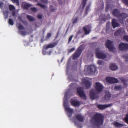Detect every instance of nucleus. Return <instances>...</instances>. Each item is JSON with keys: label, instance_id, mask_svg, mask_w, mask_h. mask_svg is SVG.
I'll return each instance as SVG.
<instances>
[{"label": "nucleus", "instance_id": "f257e3e1", "mask_svg": "<svg viewBox=\"0 0 128 128\" xmlns=\"http://www.w3.org/2000/svg\"><path fill=\"white\" fill-rule=\"evenodd\" d=\"M104 116L100 114H95L91 118V122L92 125L98 126L102 125L104 122Z\"/></svg>", "mask_w": 128, "mask_h": 128}, {"label": "nucleus", "instance_id": "f03ea898", "mask_svg": "<svg viewBox=\"0 0 128 128\" xmlns=\"http://www.w3.org/2000/svg\"><path fill=\"white\" fill-rule=\"evenodd\" d=\"M85 47L84 44H82L77 48L74 54L72 55V59L76 60L79 58L81 55L82 52L84 50Z\"/></svg>", "mask_w": 128, "mask_h": 128}, {"label": "nucleus", "instance_id": "7ed1b4c3", "mask_svg": "<svg viewBox=\"0 0 128 128\" xmlns=\"http://www.w3.org/2000/svg\"><path fill=\"white\" fill-rule=\"evenodd\" d=\"M64 108L68 112V117L70 118L71 116L72 113L73 112V110L68 107V103L67 100L66 99L64 102L63 103Z\"/></svg>", "mask_w": 128, "mask_h": 128}, {"label": "nucleus", "instance_id": "20e7f679", "mask_svg": "<svg viewBox=\"0 0 128 128\" xmlns=\"http://www.w3.org/2000/svg\"><path fill=\"white\" fill-rule=\"evenodd\" d=\"M97 71L96 68L94 65H90L88 66L87 68V72L88 73L93 74Z\"/></svg>", "mask_w": 128, "mask_h": 128}, {"label": "nucleus", "instance_id": "39448f33", "mask_svg": "<svg viewBox=\"0 0 128 128\" xmlns=\"http://www.w3.org/2000/svg\"><path fill=\"white\" fill-rule=\"evenodd\" d=\"M77 91L78 94L81 98L84 100L86 99V96L84 93V91L81 87L77 88Z\"/></svg>", "mask_w": 128, "mask_h": 128}, {"label": "nucleus", "instance_id": "423d86ee", "mask_svg": "<svg viewBox=\"0 0 128 128\" xmlns=\"http://www.w3.org/2000/svg\"><path fill=\"white\" fill-rule=\"evenodd\" d=\"M105 44L110 51L113 52L115 50V48L112 45V42L109 40H108Z\"/></svg>", "mask_w": 128, "mask_h": 128}, {"label": "nucleus", "instance_id": "0eeeda50", "mask_svg": "<svg viewBox=\"0 0 128 128\" xmlns=\"http://www.w3.org/2000/svg\"><path fill=\"white\" fill-rule=\"evenodd\" d=\"M99 48H97L95 49L96 54L97 57L102 59L106 58V55L101 51H99Z\"/></svg>", "mask_w": 128, "mask_h": 128}, {"label": "nucleus", "instance_id": "6e6552de", "mask_svg": "<svg viewBox=\"0 0 128 128\" xmlns=\"http://www.w3.org/2000/svg\"><path fill=\"white\" fill-rule=\"evenodd\" d=\"M119 50L122 51H126L128 50V44L121 42L118 46Z\"/></svg>", "mask_w": 128, "mask_h": 128}, {"label": "nucleus", "instance_id": "1a4fd4ad", "mask_svg": "<svg viewBox=\"0 0 128 128\" xmlns=\"http://www.w3.org/2000/svg\"><path fill=\"white\" fill-rule=\"evenodd\" d=\"M95 88L96 91L98 94H99L102 91L103 88V86L99 82H96Z\"/></svg>", "mask_w": 128, "mask_h": 128}, {"label": "nucleus", "instance_id": "9d476101", "mask_svg": "<svg viewBox=\"0 0 128 128\" xmlns=\"http://www.w3.org/2000/svg\"><path fill=\"white\" fill-rule=\"evenodd\" d=\"M90 98L92 99H98L99 98V96L95 92V91L94 89H91L90 92Z\"/></svg>", "mask_w": 128, "mask_h": 128}, {"label": "nucleus", "instance_id": "9b49d317", "mask_svg": "<svg viewBox=\"0 0 128 128\" xmlns=\"http://www.w3.org/2000/svg\"><path fill=\"white\" fill-rule=\"evenodd\" d=\"M18 30L21 34L25 36L26 34V32L24 31H20V30H23L24 29V27L21 24V23H19L18 24Z\"/></svg>", "mask_w": 128, "mask_h": 128}, {"label": "nucleus", "instance_id": "f8f14e48", "mask_svg": "<svg viewBox=\"0 0 128 128\" xmlns=\"http://www.w3.org/2000/svg\"><path fill=\"white\" fill-rule=\"evenodd\" d=\"M125 33V32L124 30L120 28L115 32L114 34V35L115 36H120Z\"/></svg>", "mask_w": 128, "mask_h": 128}, {"label": "nucleus", "instance_id": "ddd939ff", "mask_svg": "<svg viewBox=\"0 0 128 128\" xmlns=\"http://www.w3.org/2000/svg\"><path fill=\"white\" fill-rule=\"evenodd\" d=\"M128 17V14L124 12H123L120 13L118 17L120 22L122 23L123 22L124 20L126 18Z\"/></svg>", "mask_w": 128, "mask_h": 128}, {"label": "nucleus", "instance_id": "4468645a", "mask_svg": "<svg viewBox=\"0 0 128 128\" xmlns=\"http://www.w3.org/2000/svg\"><path fill=\"white\" fill-rule=\"evenodd\" d=\"M106 80L107 82L110 84L117 83L118 82V80L116 78L110 77H107Z\"/></svg>", "mask_w": 128, "mask_h": 128}, {"label": "nucleus", "instance_id": "2eb2a0df", "mask_svg": "<svg viewBox=\"0 0 128 128\" xmlns=\"http://www.w3.org/2000/svg\"><path fill=\"white\" fill-rule=\"evenodd\" d=\"M91 28L89 25L84 26L82 28V30L84 32V34L86 35L89 34L91 31Z\"/></svg>", "mask_w": 128, "mask_h": 128}, {"label": "nucleus", "instance_id": "dca6fc26", "mask_svg": "<svg viewBox=\"0 0 128 128\" xmlns=\"http://www.w3.org/2000/svg\"><path fill=\"white\" fill-rule=\"evenodd\" d=\"M83 83L85 85L86 88H89L91 86L92 82L89 80L84 79L82 80Z\"/></svg>", "mask_w": 128, "mask_h": 128}, {"label": "nucleus", "instance_id": "f3484780", "mask_svg": "<svg viewBox=\"0 0 128 128\" xmlns=\"http://www.w3.org/2000/svg\"><path fill=\"white\" fill-rule=\"evenodd\" d=\"M112 105V104L104 105L98 104L97 107L99 109L102 110L107 108L110 106Z\"/></svg>", "mask_w": 128, "mask_h": 128}, {"label": "nucleus", "instance_id": "a211bd4d", "mask_svg": "<svg viewBox=\"0 0 128 128\" xmlns=\"http://www.w3.org/2000/svg\"><path fill=\"white\" fill-rule=\"evenodd\" d=\"M70 102L72 105L75 107L78 106L80 105V102L75 100H71Z\"/></svg>", "mask_w": 128, "mask_h": 128}, {"label": "nucleus", "instance_id": "6ab92c4d", "mask_svg": "<svg viewBox=\"0 0 128 128\" xmlns=\"http://www.w3.org/2000/svg\"><path fill=\"white\" fill-rule=\"evenodd\" d=\"M120 13V11L118 9H114L112 12V14L118 18Z\"/></svg>", "mask_w": 128, "mask_h": 128}, {"label": "nucleus", "instance_id": "aec40b11", "mask_svg": "<svg viewBox=\"0 0 128 128\" xmlns=\"http://www.w3.org/2000/svg\"><path fill=\"white\" fill-rule=\"evenodd\" d=\"M117 20L114 18H113L112 20V25L114 28L119 26V24L117 22Z\"/></svg>", "mask_w": 128, "mask_h": 128}, {"label": "nucleus", "instance_id": "412c9836", "mask_svg": "<svg viewBox=\"0 0 128 128\" xmlns=\"http://www.w3.org/2000/svg\"><path fill=\"white\" fill-rule=\"evenodd\" d=\"M58 42H54L52 44H49L45 47V48L46 50H47L49 48H52L55 47L58 44Z\"/></svg>", "mask_w": 128, "mask_h": 128}, {"label": "nucleus", "instance_id": "4be33fe9", "mask_svg": "<svg viewBox=\"0 0 128 128\" xmlns=\"http://www.w3.org/2000/svg\"><path fill=\"white\" fill-rule=\"evenodd\" d=\"M76 118L80 122H83L84 121V118L80 114H78L76 116Z\"/></svg>", "mask_w": 128, "mask_h": 128}, {"label": "nucleus", "instance_id": "5701e85b", "mask_svg": "<svg viewBox=\"0 0 128 128\" xmlns=\"http://www.w3.org/2000/svg\"><path fill=\"white\" fill-rule=\"evenodd\" d=\"M118 66L114 64H110V68L112 70H115L118 69Z\"/></svg>", "mask_w": 128, "mask_h": 128}, {"label": "nucleus", "instance_id": "b1692460", "mask_svg": "<svg viewBox=\"0 0 128 128\" xmlns=\"http://www.w3.org/2000/svg\"><path fill=\"white\" fill-rule=\"evenodd\" d=\"M119 79L123 84L124 86L126 87L128 86V84L126 82V79L122 78H120Z\"/></svg>", "mask_w": 128, "mask_h": 128}, {"label": "nucleus", "instance_id": "393cba45", "mask_svg": "<svg viewBox=\"0 0 128 128\" xmlns=\"http://www.w3.org/2000/svg\"><path fill=\"white\" fill-rule=\"evenodd\" d=\"M111 96L109 92H107L106 94L104 96V99L106 100H109L111 98Z\"/></svg>", "mask_w": 128, "mask_h": 128}, {"label": "nucleus", "instance_id": "a878e982", "mask_svg": "<svg viewBox=\"0 0 128 128\" xmlns=\"http://www.w3.org/2000/svg\"><path fill=\"white\" fill-rule=\"evenodd\" d=\"M9 13V12L8 10L5 11L3 12V14L5 16L4 18L6 19H7L8 17V14Z\"/></svg>", "mask_w": 128, "mask_h": 128}, {"label": "nucleus", "instance_id": "bb28decb", "mask_svg": "<svg viewBox=\"0 0 128 128\" xmlns=\"http://www.w3.org/2000/svg\"><path fill=\"white\" fill-rule=\"evenodd\" d=\"M123 88V87L121 85L116 86L114 88V90H120Z\"/></svg>", "mask_w": 128, "mask_h": 128}, {"label": "nucleus", "instance_id": "cd10ccee", "mask_svg": "<svg viewBox=\"0 0 128 128\" xmlns=\"http://www.w3.org/2000/svg\"><path fill=\"white\" fill-rule=\"evenodd\" d=\"M26 17L30 21H33L35 20V19L34 17L30 16L27 15Z\"/></svg>", "mask_w": 128, "mask_h": 128}, {"label": "nucleus", "instance_id": "c85d7f7f", "mask_svg": "<svg viewBox=\"0 0 128 128\" xmlns=\"http://www.w3.org/2000/svg\"><path fill=\"white\" fill-rule=\"evenodd\" d=\"M114 125L116 127L122 126L123 125L121 124H120L118 122H116L114 124Z\"/></svg>", "mask_w": 128, "mask_h": 128}, {"label": "nucleus", "instance_id": "c756f323", "mask_svg": "<svg viewBox=\"0 0 128 128\" xmlns=\"http://www.w3.org/2000/svg\"><path fill=\"white\" fill-rule=\"evenodd\" d=\"M91 5V3H90L88 5L86 6L85 10V13L86 14H88V11L90 6Z\"/></svg>", "mask_w": 128, "mask_h": 128}, {"label": "nucleus", "instance_id": "7c9ffc66", "mask_svg": "<svg viewBox=\"0 0 128 128\" xmlns=\"http://www.w3.org/2000/svg\"><path fill=\"white\" fill-rule=\"evenodd\" d=\"M9 9L10 10V11L15 10V8L14 6L12 5H10L9 6Z\"/></svg>", "mask_w": 128, "mask_h": 128}, {"label": "nucleus", "instance_id": "2f4dec72", "mask_svg": "<svg viewBox=\"0 0 128 128\" xmlns=\"http://www.w3.org/2000/svg\"><path fill=\"white\" fill-rule=\"evenodd\" d=\"M87 0H83L82 3V8L83 9H84L86 5V2Z\"/></svg>", "mask_w": 128, "mask_h": 128}, {"label": "nucleus", "instance_id": "473e14b6", "mask_svg": "<svg viewBox=\"0 0 128 128\" xmlns=\"http://www.w3.org/2000/svg\"><path fill=\"white\" fill-rule=\"evenodd\" d=\"M31 6V5L30 4H26L24 5V7L25 9H27Z\"/></svg>", "mask_w": 128, "mask_h": 128}, {"label": "nucleus", "instance_id": "72a5a7b5", "mask_svg": "<svg viewBox=\"0 0 128 128\" xmlns=\"http://www.w3.org/2000/svg\"><path fill=\"white\" fill-rule=\"evenodd\" d=\"M13 2L16 4L17 6H19L20 5L19 0H12Z\"/></svg>", "mask_w": 128, "mask_h": 128}, {"label": "nucleus", "instance_id": "f704fd0d", "mask_svg": "<svg viewBox=\"0 0 128 128\" xmlns=\"http://www.w3.org/2000/svg\"><path fill=\"white\" fill-rule=\"evenodd\" d=\"M78 17H76L75 18H73L72 19V23L73 24H75L77 23L78 22Z\"/></svg>", "mask_w": 128, "mask_h": 128}, {"label": "nucleus", "instance_id": "c9c22d12", "mask_svg": "<svg viewBox=\"0 0 128 128\" xmlns=\"http://www.w3.org/2000/svg\"><path fill=\"white\" fill-rule=\"evenodd\" d=\"M8 22L10 25L12 26L14 24V22L11 19H9Z\"/></svg>", "mask_w": 128, "mask_h": 128}, {"label": "nucleus", "instance_id": "e433bc0d", "mask_svg": "<svg viewBox=\"0 0 128 128\" xmlns=\"http://www.w3.org/2000/svg\"><path fill=\"white\" fill-rule=\"evenodd\" d=\"M124 120L126 123L128 124V114H126V117L124 118Z\"/></svg>", "mask_w": 128, "mask_h": 128}, {"label": "nucleus", "instance_id": "4c0bfd02", "mask_svg": "<svg viewBox=\"0 0 128 128\" xmlns=\"http://www.w3.org/2000/svg\"><path fill=\"white\" fill-rule=\"evenodd\" d=\"M124 58L126 59L125 62H126L128 61V54H125L124 56Z\"/></svg>", "mask_w": 128, "mask_h": 128}, {"label": "nucleus", "instance_id": "58836bf2", "mask_svg": "<svg viewBox=\"0 0 128 128\" xmlns=\"http://www.w3.org/2000/svg\"><path fill=\"white\" fill-rule=\"evenodd\" d=\"M123 38L124 40L128 42V36L127 35L124 36H123Z\"/></svg>", "mask_w": 128, "mask_h": 128}, {"label": "nucleus", "instance_id": "ea45409f", "mask_svg": "<svg viewBox=\"0 0 128 128\" xmlns=\"http://www.w3.org/2000/svg\"><path fill=\"white\" fill-rule=\"evenodd\" d=\"M36 5L38 6H39L42 8H44L45 7V5H43L41 4L38 3Z\"/></svg>", "mask_w": 128, "mask_h": 128}, {"label": "nucleus", "instance_id": "a19ab883", "mask_svg": "<svg viewBox=\"0 0 128 128\" xmlns=\"http://www.w3.org/2000/svg\"><path fill=\"white\" fill-rule=\"evenodd\" d=\"M122 2L126 6H128V0H122Z\"/></svg>", "mask_w": 128, "mask_h": 128}, {"label": "nucleus", "instance_id": "79ce46f5", "mask_svg": "<svg viewBox=\"0 0 128 128\" xmlns=\"http://www.w3.org/2000/svg\"><path fill=\"white\" fill-rule=\"evenodd\" d=\"M75 48L74 47L72 48H70L68 50V52L69 53L71 52L74 51L75 50Z\"/></svg>", "mask_w": 128, "mask_h": 128}, {"label": "nucleus", "instance_id": "37998d69", "mask_svg": "<svg viewBox=\"0 0 128 128\" xmlns=\"http://www.w3.org/2000/svg\"><path fill=\"white\" fill-rule=\"evenodd\" d=\"M30 10L33 11L34 12H36L37 11V9L35 7L31 8H30Z\"/></svg>", "mask_w": 128, "mask_h": 128}, {"label": "nucleus", "instance_id": "c03bdc74", "mask_svg": "<svg viewBox=\"0 0 128 128\" xmlns=\"http://www.w3.org/2000/svg\"><path fill=\"white\" fill-rule=\"evenodd\" d=\"M51 34L50 33H48L47 34V35L46 36V38H49L51 36Z\"/></svg>", "mask_w": 128, "mask_h": 128}, {"label": "nucleus", "instance_id": "a18cd8bd", "mask_svg": "<svg viewBox=\"0 0 128 128\" xmlns=\"http://www.w3.org/2000/svg\"><path fill=\"white\" fill-rule=\"evenodd\" d=\"M98 64L99 65H101L102 64V62L101 60H99L98 62Z\"/></svg>", "mask_w": 128, "mask_h": 128}, {"label": "nucleus", "instance_id": "49530a36", "mask_svg": "<svg viewBox=\"0 0 128 128\" xmlns=\"http://www.w3.org/2000/svg\"><path fill=\"white\" fill-rule=\"evenodd\" d=\"M73 37V36L72 35L69 38L68 40V43H69L71 41Z\"/></svg>", "mask_w": 128, "mask_h": 128}, {"label": "nucleus", "instance_id": "de8ad7c7", "mask_svg": "<svg viewBox=\"0 0 128 128\" xmlns=\"http://www.w3.org/2000/svg\"><path fill=\"white\" fill-rule=\"evenodd\" d=\"M38 19H41L42 18V15L40 14H38Z\"/></svg>", "mask_w": 128, "mask_h": 128}, {"label": "nucleus", "instance_id": "09e8293b", "mask_svg": "<svg viewBox=\"0 0 128 128\" xmlns=\"http://www.w3.org/2000/svg\"><path fill=\"white\" fill-rule=\"evenodd\" d=\"M12 16H15L16 15V12L15 11H14L12 12Z\"/></svg>", "mask_w": 128, "mask_h": 128}, {"label": "nucleus", "instance_id": "8fccbe9b", "mask_svg": "<svg viewBox=\"0 0 128 128\" xmlns=\"http://www.w3.org/2000/svg\"><path fill=\"white\" fill-rule=\"evenodd\" d=\"M3 5V2H0V8H2Z\"/></svg>", "mask_w": 128, "mask_h": 128}, {"label": "nucleus", "instance_id": "3c124183", "mask_svg": "<svg viewBox=\"0 0 128 128\" xmlns=\"http://www.w3.org/2000/svg\"><path fill=\"white\" fill-rule=\"evenodd\" d=\"M40 1L44 3H46L47 2V0H40Z\"/></svg>", "mask_w": 128, "mask_h": 128}, {"label": "nucleus", "instance_id": "603ef678", "mask_svg": "<svg viewBox=\"0 0 128 128\" xmlns=\"http://www.w3.org/2000/svg\"><path fill=\"white\" fill-rule=\"evenodd\" d=\"M109 29L107 27H106V31L107 33H109V32H108Z\"/></svg>", "mask_w": 128, "mask_h": 128}, {"label": "nucleus", "instance_id": "864d4df0", "mask_svg": "<svg viewBox=\"0 0 128 128\" xmlns=\"http://www.w3.org/2000/svg\"><path fill=\"white\" fill-rule=\"evenodd\" d=\"M109 8V6L108 5H107L106 6V10H108Z\"/></svg>", "mask_w": 128, "mask_h": 128}, {"label": "nucleus", "instance_id": "5fc2aeb1", "mask_svg": "<svg viewBox=\"0 0 128 128\" xmlns=\"http://www.w3.org/2000/svg\"><path fill=\"white\" fill-rule=\"evenodd\" d=\"M56 10V9H54V8H52L51 9V10H50V11L52 12H53L55 10Z\"/></svg>", "mask_w": 128, "mask_h": 128}, {"label": "nucleus", "instance_id": "6e6d98bb", "mask_svg": "<svg viewBox=\"0 0 128 128\" xmlns=\"http://www.w3.org/2000/svg\"><path fill=\"white\" fill-rule=\"evenodd\" d=\"M43 54L44 55H46V51H44L42 52Z\"/></svg>", "mask_w": 128, "mask_h": 128}, {"label": "nucleus", "instance_id": "4d7b16f0", "mask_svg": "<svg viewBox=\"0 0 128 128\" xmlns=\"http://www.w3.org/2000/svg\"><path fill=\"white\" fill-rule=\"evenodd\" d=\"M68 27L67 28L66 30V32L65 33V34H66L67 33V32H68Z\"/></svg>", "mask_w": 128, "mask_h": 128}, {"label": "nucleus", "instance_id": "13d9d810", "mask_svg": "<svg viewBox=\"0 0 128 128\" xmlns=\"http://www.w3.org/2000/svg\"><path fill=\"white\" fill-rule=\"evenodd\" d=\"M51 53H52V52H51V51H50L48 53V54H49V55H50L51 54Z\"/></svg>", "mask_w": 128, "mask_h": 128}, {"label": "nucleus", "instance_id": "bf43d9fd", "mask_svg": "<svg viewBox=\"0 0 128 128\" xmlns=\"http://www.w3.org/2000/svg\"><path fill=\"white\" fill-rule=\"evenodd\" d=\"M67 96V95H66V94L64 96H65V97H66Z\"/></svg>", "mask_w": 128, "mask_h": 128}, {"label": "nucleus", "instance_id": "052dcab7", "mask_svg": "<svg viewBox=\"0 0 128 128\" xmlns=\"http://www.w3.org/2000/svg\"><path fill=\"white\" fill-rule=\"evenodd\" d=\"M75 124L76 125H78L77 124V123L76 122H75Z\"/></svg>", "mask_w": 128, "mask_h": 128}, {"label": "nucleus", "instance_id": "680f3d73", "mask_svg": "<svg viewBox=\"0 0 128 128\" xmlns=\"http://www.w3.org/2000/svg\"><path fill=\"white\" fill-rule=\"evenodd\" d=\"M126 21H127V22H128V18L127 19V20H126Z\"/></svg>", "mask_w": 128, "mask_h": 128}]
</instances>
